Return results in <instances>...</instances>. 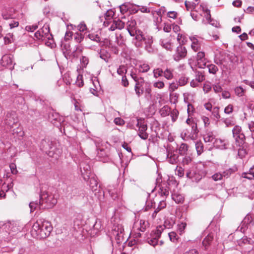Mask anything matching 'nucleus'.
Masks as SVG:
<instances>
[{"label":"nucleus","mask_w":254,"mask_h":254,"mask_svg":"<svg viewBox=\"0 0 254 254\" xmlns=\"http://www.w3.org/2000/svg\"><path fill=\"white\" fill-rule=\"evenodd\" d=\"M215 139L214 135L211 132L207 133L203 136V139L205 142H212L213 143Z\"/></svg>","instance_id":"nucleus-30"},{"label":"nucleus","mask_w":254,"mask_h":254,"mask_svg":"<svg viewBox=\"0 0 254 254\" xmlns=\"http://www.w3.org/2000/svg\"><path fill=\"white\" fill-rule=\"evenodd\" d=\"M40 147L49 156L54 157L56 153V146L53 141L48 139H44L41 142Z\"/></svg>","instance_id":"nucleus-3"},{"label":"nucleus","mask_w":254,"mask_h":254,"mask_svg":"<svg viewBox=\"0 0 254 254\" xmlns=\"http://www.w3.org/2000/svg\"><path fill=\"white\" fill-rule=\"evenodd\" d=\"M158 239L157 237L154 236L153 238L147 239L148 243L154 247L158 244Z\"/></svg>","instance_id":"nucleus-48"},{"label":"nucleus","mask_w":254,"mask_h":254,"mask_svg":"<svg viewBox=\"0 0 254 254\" xmlns=\"http://www.w3.org/2000/svg\"><path fill=\"white\" fill-rule=\"evenodd\" d=\"M87 180H89V186L93 192H94L95 195L97 193H100L99 195L104 194V192L101 190L100 186L98 187V182L97 181V177L94 175H89V178Z\"/></svg>","instance_id":"nucleus-9"},{"label":"nucleus","mask_w":254,"mask_h":254,"mask_svg":"<svg viewBox=\"0 0 254 254\" xmlns=\"http://www.w3.org/2000/svg\"><path fill=\"white\" fill-rule=\"evenodd\" d=\"M188 145L186 143H182L180 145V146L178 149L179 153L182 156H184L185 154H189L188 153Z\"/></svg>","instance_id":"nucleus-29"},{"label":"nucleus","mask_w":254,"mask_h":254,"mask_svg":"<svg viewBox=\"0 0 254 254\" xmlns=\"http://www.w3.org/2000/svg\"><path fill=\"white\" fill-rule=\"evenodd\" d=\"M236 94L239 96H242L244 94V89L241 87H237L235 88Z\"/></svg>","instance_id":"nucleus-60"},{"label":"nucleus","mask_w":254,"mask_h":254,"mask_svg":"<svg viewBox=\"0 0 254 254\" xmlns=\"http://www.w3.org/2000/svg\"><path fill=\"white\" fill-rule=\"evenodd\" d=\"M233 111V107L232 105L229 104L224 109L225 113L230 114L232 113Z\"/></svg>","instance_id":"nucleus-62"},{"label":"nucleus","mask_w":254,"mask_h":254,"mask_svg":"<svg viewBox=\"0 0 254 254\" xmlns=\"http://www.w3.org/2000/svg\"><path fill=\"white\" fill-rule=\"evenodd\" d=\"M135 39L133 41L136 47H139L142 45V42L145 40V37L141 31L138 30L136 34H134Z\"/></svg>","instance_id":"nucleus-14"},{"label":"nucleus","mask_w":254,"mask_h":254,"mask_svg":"<svg viewBox=\"0 0 254 254\" xmlns=\"http://www.w3.org/2000/svg\"><path fill=\"white\" fill-rule=\"evenodd\" d=\"M144 42L145 44L146 45V48H150L151 47V44L153 43L152 37L150 36H148L147 37H145V40H144Z\"/></svg>","instance_id":"nucleus-57"},{"label":"nucleus","mask_w":254,"mask_h":254,"mask_svg":"<svg viewBox=\"0 0 254 254\" xmlns=\"http://www.w3.org/2000/svg\"><path fill=\"white\" fill-rule=\"evenodd\" d=\"M84 39V35L81 33H76L74 35V39L77 43H80L83 41Z\"/></svg>","instance_id":"nucleus-47"},{"label":"nucleus","mask_w":254,"mask_h":254,"mask_svg":"<svg viewBox=\"0 0 254 254\" xmlns=\"http://www.w3.org/2000/svg\"><path fill=\"white\" fill-rule=\"evenodd\" d=\"M167 159L168 161L172 164H176L178 163L179 155L177 154V150L174 149L170 145L166 148Z\"/></svg>","instance_id":"nucleus-7"},{"label":"nucleus","mask_w":254,"mask_h":254,"mask_svg":"<svg viewBox=\"0 0 254 254\" xmlns=\"http://www.w3.org/2000/svg\"><path fill=\"white\" fill-rule=\"evenodd\" d=\"M172 198L177 203H183L184 200V196L182 194H177V193L172 194Z\"/></svg>","instance_id":"nucleus-32"},{"label":"nucleus","mask_w":254,"mask_h":254,"mask_svg":"<svg viewBox=\"0 0 254 254\" xmlns=\"http://www.w3.org/2000/svg\"><path fill=\"white\" fill-rule=\"evenodd\" d=\"M242 176L243 178L249 180H252L254 179V175L253 174H251L250 172H244L242 174Z\"/></svg>","instance_id":"nucleus-58"},{"label":"nucleus","mask_w":254,"mask_h":254,"mask_svg":"<svg viewBox=\"0 0 254 254\" xmlns=\"http://www.w3.org/2000/svg\"><path fill=\"white\" fill-rule=\"evenodd\" d=\"M237 170V167L236 166H233L232 168H230L224 171L222 173L223 178L227 179L229 178L231 175L235 173Z\"/></svg>","instance_id":"nucleus-25"},{"label":"nucleus","mask_w":254,"mask_h":254,"mask_svg":"<svg viewBox=\"0 0 254 254\" xmlns=\"http://www.w3.org/2000/svg\"><path fill=\"white\" fill-rule=\"evenodd\" d=\"M17 123L18 119L16 113L13 111L7 112L5 116L4 124L11 128L14 127L15 125L16 126Z\"/></svg>","instance_id":"nucleus-10"},{"label":"nucleus","mask_w":254,"mask_h":254,"mask_svg":"<svg viewBox=\"0 0 254 254\" xmlns=\"http://www.w3.org/2000/svg\"><path fill=\"white\" fill-rule=\"evenodd\" d=\"M114 24H115V28H117L119 29H122L124 28L125 26V23L122 21L118 19L117 20H114Z\"/></svg>","instance_id":"nucleus-50"},{"label":"nucleus","mask_w":254,"mask_h":254,"mask_svg":"<svg viewBox=\"0 0 254 254\" xmlns=\"http://www.w3.org/2000/svg\"><path fill=\"white\" fill-rule=\"evenodd\" d=\"M124 230V228L121 225H115L113 226L111 232V237H114L118 244H120L122 242Z\"/></svg>","instance_id":"nucleus-8"},{"label":"nucleus","mask_w":254,"mask_h":254,"mask_svg":"<svg viewBox=\"0 0 254 254\" xmlns=\"http://www.w3.org/2000/svg\"><path fill=\"white\" fill-rule=\"evenodd\" d=\"M214 233H210L204 239L202 242V245L205 250H208L209 249L211 243L214 239Z\"/></svg>","instance_id":"nucleus-18"},{"label":"nucleus","mask_w":254,"mask_h":254,"mask_svg":"<svg viewBox=\"0 0 254 254\" xmlns=\"http://www.w3.org/2000/svg\"><path fill=\"white\" fill-rule=\"evenodd\" d=\"M169 237L170 238V239L172 242H175L176 240H177V234L174 232H171L168 233Z\"/></svg>","instance_id":"nucleus-63"},{"label":"nucleus","mask_w":254,"mask_h":254,"mask_svg":"<svg viewBox=\"0 0 254 254\" xmlns=\"http://www.w3.org/2000/svg\"><path fill=\"white\" fill-rule=\"evenodd\" d=\"M196 60L197 64L200 68H203V66L206 65V63L205 62V53L203 52H199L197 54Z\"/></svg>","instance_id":"nucleus-21"},{"label":"nucleus","mask_w":254,"mask_h":254,"mask_svg":"<svg viewBox=\"0 0 254 254\" xmlns=\"http://www.w3.org/2000/svg\"><path fill=\"white\" fill-rule=\"evenodd\" d=\"M150 69L149 65L147 64H140L138 66V70L141 72H146Z\"/></svg>","instance_id":"nucleus-41"},{"label":"nucleus","mask_w":254,"mask_h":254,"mask_svg":"<svg viewBox=\"0 0 254 254\" xmlns=\"http://www.w3.org/2000/svg\"><path fill=\"white\" fill-rule=\"evenodd\" d=\"M253 217L252 214H248L242 221L243 226L248 227L253 222Z\"/></svg>","instance_id":"nucleus-27"},{"label":"nucleus","mask_w":254,"mask_h":254,"mask_svg":"<svg viewBox=\"0 0 254 254\" xmlns=\"http://www.w3.org/2000/svg\"><path fill=\"white\" fill-rule=\"evenodd\" d=\"M163 76L168 80L171 79L173 77V70L167 68L164 71H163Z\"/></svg>","instance_id":"nucleus-38"},{"label":"nucleus","mask_w":254,"mask_h":254,"mask_svg":"<svg viewBox=\"0 0 254 254\" xmlns=\"http://www.w3.org/2000/svg\"><path fill=\"white\" fill-rule=\"evenodd\" d=\"M137 7L138 8L139 10H140L143 13H149V12H150V9L147 8L145 6H139V5H137Z\"/></svg>","instance_id":"nucleus-61"},{"label":"nucleus","mask_w":254,"mask_h":254,"mask_svg":"<svg viewBox=\"0 0 254 254\" xmlns=\"http://www.w3.org/2000/svg\"><path fill=\"white\" fill-rule=\"evenodd\" d=\"M153 73L155 78H158L163 75V70L159 68L154 69Z\"/></svg>","instance_id":"nucleus-44"},{"label":"nucleus","mask_w":254,"mask_h":254,"mask_svg":"<svg viewBox=\"0 0 254 254\" xmlns=\"http://www.w3.org/2000/svg\"><path fill=\"white\" fill-rule=\"evenodd\" d=\"M127 30L131 36L133 37L136 34V21L134 19L128 20L127 22Z\"/></svg>","instance_id":"nucleus-16"},{"label":"nucleus","mask_w":254,"mask_h":254,"mask_svg":"<svg viewBox=\"0 0 254 254\" xmlns=\"http://www.w3.org/2000/svg\"><path fill=\"white\" fill-rule=\"evenodd\" d=\"M79 167L82 177L86 181L89 178V175H91L90 165L85 162H81L79 164Z\"/></svg>","instance_id":"nucleus-12"},{"label":"nucleus","mask_w":254,"mask_h":254,"mask_svg":"<svg viewBox=\"0 0 254 254\" xmlns=\"http://www.w3.org/2000/svg\"><path fill=\"white\" fill-rule=\"evenodd\" d=\"M171 112L170 108L168 106H164L160 110V114L162 117H165L168 116Z\"/></svg>","instance_id":"nucleus-33"},{"label":"nucleus","mask_w":254,"mask_h":254,"mask_svg":"<svg viewBox=\"0 0 254 254\" xmlns=\"http://www.w3.org/2000/svg\"><path fill=\"white\" fill-rule=\"evenodd\" d=\"M143 84L144 80L142 78H140V81H137L136 83H135L134 90L138 97H140L143 93L144 90L142 87Z\"/></svg>","instance_id":"nucleus-20"},{"label":"nucleus","mask_w":254,"mask_h":254,"mask_svg":"<svg viewBox=\"0 0 254 254\" xmlns=\"http://www.w3.org/2000/svg\"><path fill=\"white\" fill-rule=\"evenodd\" d=\"M211 177H212V179L214 181H220V180H221L223 179L222 174V173H221L220 172L216 173L214 174V175H213Z\"/></svg>","instance_id":"nucleus-56"},{"label":"nucleus","mask_w":254,"mask_h":254,"mask_svg":"<svg viewBox=\"0 0 254 254\" xmlns=\"http://www.w3.org/2000/svg\"><path fill=\"white\" fill-rule=\"evenodd\" d=\"M100 57L104 60L105 62H108L109 58V56L106 51H103L100 53Z\"/></svg>","instance_id":"nucleus-53"},{"label":"nucleus","mask_w":254,"mask_h":254,"mask_svg":"<svg viewBox=\"0 0 254 254\" xmlns=\"http://www.w3.org/2000/svg\"><path fill=\"white\" fill-rule=\"evenodd\" d=\"M1 64L3 66H5L12 70L14 68L13 56L10 55H3L1 60Z\"/></svg>","instance_id":"nucleus-13"},{"label":"nucleus","mask_w":254,"mask_h":254,"mask_svg":"<svg viewBox=\"0 0 254 254\" xmlns=\"http://www.w3.org/2000/svg\"><path fill=\"white\" fill-rule=\"evenodd\" d=\"M147 225L148 223L147 222L144 220H141L140 221V228H139V230L141 232H144Z\"/></svg>","instance_id":"nucleus-52"},{"label":"nucleus","mask_w":254,"mask_h":254,"mask_svg":"<svg viewBox=\"0 0 254 254\" xmlns=\"http://www.w3.org/2000/svg\"><path fill=\"white\" fill-rule=\"evenodd\" d=\"M136 127L138 128V136L143 140L146 139L148 137V134L146 132L147 126L144 123V120L141 118L138 119Z\"/></svg>","instance_id":"nucleus-6"},{"label":"nucleus","mask_w":254,"mask_h":254,"mask_svg":"<svg viewBox=\"0 0 254 254\" xmlns=\"http://www.w3.org/2000/svg\"><path fill=\"white\" fill-rule=\"evenodd\" d=\"M186 38L181 34H178L177 36V41L180 45H184L186 42Z\"/></svg>","instance_id":"nucleus-51"},{"label":"nucleus","mask_w":254,"mask_h":254,"mask_svg":"<svg viewBox=\"0 0 254 254\" xmlns=\"http://www.w3.org/2000/svg\"><path fill=\"white\" fill-rule=\"evenodd\" d=\"M131 4L130 3H125L120 6V11L122 14H124L127 11H131Z\"/></svg>","instance_id":"nucleus-28"},{"label":"nucleus","mask_w":254,"mask_h":254,"mask_svg":"<svg viewBox=\"0 0 254 254\" xmlns=\"http://www.w3.org/2000/svg\"><path fill=\"white\" fill-rule=\"evenodd\" d=\"M189 128H187L186 132H185L186 136L188 135L191 138H194L196 137L198 132L196 123L192 124V125L189 127Z\"/></svg>","instance_id":"nucleus-15"},{"label":"nucleus","mask_w":254,"mask_h":254,"mask_svg":"<svg viewBox=\"0 0 254 254\" xmlns=\"http://www.w3.org/2000/svg\"><path fill=\"white\" fill-rule=\"evenodd\" d=\"M53 118L51 116V114L49 115V119L51 121V122L55 126H58L59 125H61V119L59 117V115L57 113H52V114Z\"/></svg>","instance_id":"nucleus-24"},{"label":"nucleus","mask_w":254,"mask_h":254,"mask_svg":"<svg viewBox=\"0 0 254 254\" xmlns=\"http://www.w3.org/2000/svg\"><path fill=\"white\" fill-rule=\"evenodd\" d=\"M159 44L164 49L172 51L173 46L170 40L167 39L161 38L159 40Z\"/></svg>","instance_id":"nucleus-22"},{"label":"nucleus","mask_w":254,"mask_h":254,"mask_svg":"<svg viewBox=\"0 0 254 254\" xmlns=\"http://www.w3.org/2000/svg\"><path fill=\"white\" fill-rule=\"evenodd\" d=\"M159 193L161 195V196L164 199L167 196H168L169 194V188L167 186L165 187H161L160 188V190L159 191Z\"/></svg>","instance_id":"nucleus-35"},{"label":"nucleus","mask_w":254,"mask_h":254,"mask_svg":"<svg viewBox=\"0 0 254 254\" xmlns=\"http://www.w3.org/2000/svg\"><path fill=\"white\" fill-rule=\"evenodd\" d=\"M240 148L238 149V155L240 156L241 158L245 156V154L247 153L246 149L245 147H246V143L242 146H239Z\"/></svg>","instance_id":"nucleus-43"},{"label":"nucleus","mask_w":254,"mask_h":254,"mask_svg":"<svg viewBox=\"0 0 254 254\" xmlns=\"http://www.w3.org/2000/svg\"><path fill=\"white\" fill-rule=\"evenodd\" d=\"M170 115L173 122H175L178 118L179 112L176 109H174L170 112Z\"/></svg>","instance_id":"nucleus-49"},{"label":"nucleus","mask_w":254,"mask_h":254,"mask_svg":"<svg viewBox=\"0 0 254 254\" xmlns=\"http://www.w3.org/2000/svg\"><path fill=\"white\" fill-rule=\"evenodd\" d=\"M80 63L82 67H86L89 63L88 58L85 56H82Z\"/></svg>","instance_id":"nucleus-54"},{"label":"nucleus","mask_w":254,"mask_h":254,"mask_svg":"<svg viewBox=\"0 0 254 254\" xmlns=\"http://www.w3.org/2000/svg\"><path fill=\"white\" fill-rule=\"evenodd\" d=\"M208 69V71L210 73L215 74L218 71V67L214 64H209L207 65Z\"/></svg>","instance_id":"nucleus-39"},{"label":"nucleus","mask_w":254,"mask_h":254,"mask_svg":"<svg viewBox=\"0 0 254 254\" xmlns=\"http://www.w3.org/2000/svg\"><path fill=\"white\" fill-rule=\"evenodd\" d=\"M166 226L165 225L163 226H158L156 227V229L154 232V236L157 237L158 238H159L161 236V233L163 232L164 228Z\"/></svg>","instance_id":"nucleus-42"},{"label":"nucleus","mask_w":254,"mask_h":254,"mask_svg":"<svg viewBox=\"0 0 254 254\" xmlns=\"http://www.w3.org/2000/svg\"><path fill=\"white\" fill-rule=\"evenodd\" d=\"M187 54V50L183 45H179L175 50L173 56V59L176 62L180 61L181 59L185 58Z\"/></svg>","instance_id":"nucleus-11"},{"label":"nucleus","mask_w":254,"mask_h":254,"mask_svg":"<svg viewBox=\"0 0 254 254\" xmlns=\"http://www.w3.org/2000/svg\"><path fill=\"white\" fill-rule=\"evenodd\" d=\"M195 145L197 154L200 155L203 152V144L201 141H196Z\"/></svg>","instance_id":"nucleus-37"},{"label":"nucleus","mask_w":254,"mask_h":254,"mask_svg":"<svg viewBox=\"0 0 254 254\" xmlns=\"http://www.w3.org/2000/svg\"><path fill=\"white\" fill-rule=\"evenodd\" d=\"M35 37L42 41L48 39L50 40L53 39V35L50 32V26L49 24H45L42 28L35 33Z\"/></svg>","instance_id":"nucleus-4"},{"label":"nucleus","mask_w":254,"mask_h":254,"mask_svg":"<svg viewBox=\"0 0 254 254\" xmlns=\"http://www.w3.org/2000/svg\"><path fill=\"white\" fill-rule=\"evenodd\" d=\"M195 79L200 83L205 79L204 76L200 71H197L195 72Z\"/></svg>","instance_id":"nucleus-45"},{"label":"nucleus","mask_w":254,"mask_h":254,"mask_svg":"<svg viewBox=\"0 0 254 254\" xmlns=\"http://www.w3.org/2000/svg\"><path fill=\"white\" fill-rule=\"evenodd\" d=\"M214 146L220 149H226L228 148L229 142L227 140L216 138L213 142Z\"/></svg>","instance_id":"nucleus-17"},{"label":"nucleus","mask_w":254,"mask_h":254,"mask_svg":"<svg viewBox=\"0 0 254 254\" xmlns=\"http://www.w3.org/2000/svg\"><path fill=\"white\" fill-rule=\"evenodd\" d=\"M188 82V78L185 76H181L178 81V83L180 86H184Z\"/></svg>","instance_id":"nucleus-59"},{"label":"nucleus","mask_w":254,"mask_h":254,"mask_svg":"<svg viewBox=\"0 0 254 254\" xmlns=\"http://www.w3.org/2000/svg\"><path fill=\"white\" fill-rule=\"evenodd\" d=\"M212 115L216 118L217 119H219L220 118V116L219 112V108L217 107H215L213 108L212 111Z\"/></svg>","instance_id":"nucleus-55"},{"label":"nucleus","mask_w":254,"mask_h":254,"mask_svg":"<svg viewBox=\"0 0 254 254\" xmlns=\"http://www.w3.org/2000/svg\"><path fill=\"white\" fill-rule=\"evenodd\" d=\"M62 48L63 54L64 55V56L67 58L66 55H69L71 52L69 44L68 43H63L62 45Z\"/></svg>","instance_id":"nucleus-34"},{"label":"nucleus","mask_w":254,"mask_h":254,"mask_svg":"<svg viewBox=\"0 0 254 254\" xmlns=\"http://www.w3.org/2000/svg\"><path fill=\"white\" fill-rule=\"evenodd\" d=\"M57 203V200L52 194L47 191H41L39 201H32L29 203L30 212H33L38 208L40 209L52 208Z\"/></svg>","instance_id":"nucleus-1"},{"label":"nucleus","mask_w":254,"mask_h":254,"mask_svg":"<svg viewBox=\"0 0 254 254\" xmlns=\"http://www.w3.org/2000/svg\"><path fill=\"white\" fill-rule=\"evenodd\" d=\"M13 11L12 9L5 8L2 10L1 16L3 18L6 20L13 18Z\"/></svg>","instance_id":"nucleus-26"},{"label":"nucleus","mask_w":254,"mask_h":254,"mask_svg":"<svg viewBox=\"0 0 254 254\" xmlns=\"http://www.w3.org/2000/svg\"><path fill=\"white\" fill-rule=\"evenodd\" d=\"M2 229L8 235H10L12 232H16L17 231V227L14 226L13 223L10 222L5 223L2 226Z\"/></svg>","instance_id":"nucleus-19"},{"label":"nucleus","mask_w":254,"mask_h":254,"mask_svg":"<svg viewBox=\"0 0 254 254\" xmlns=\"http://www.w3.org/2000/svg\"><path fill=\"white\" fill-rule=\"evenodd\" d=\"M223 122L226 125V127H228L232 125H233L234 124L233 123V121L231 119H223Z\"/></svg>","instance_id":"nucleus-64"},{"label":"nucleus","mask_w":254,"mask_h":254,"mask_svg":"<svg viewBox=\"0 0 254 254\" xmlns=\"http://www.w3.org/2000/svg\"><path fill=\"white\" fill-rule=\"evenodd\" d=\"M190 40L192 41V44L191 45V48L195 52L198 51L200 48V45L198 43V40L194 37L191 38Z\"/></svg>","instance_id":"nucleus-36"},{"label":"nucleus","mask_w":254,"mask_h":254,"mask_svg":"<svg viewBox=\"0 0 254 254\" xmlns=\"http://www.w3.org/2000/svg\"><path fill=\"white\" fill-rule=\"evenodd\" d=\"M88 38L92 41H95L97 43L101 42V39L99 35L97 34L91 33L89 34L88 35Z\"/></svg>","instance_id":"nucleus-40"},{"label":"nucleus","mask_w":254,"mask_h":254,"mask_svg":"<svg viewBox=\"0 0 254 254\" xmlns=\"http://www.w3.org/2000/svg\"><path fill=\"white\" fill-rule=\"evenodd\" d=\"M13 183L12 182L10 183V184H6L5 183L3 184V185L1 186V191H3V192H7L8 190H9L11 188L13 187Z\"/></svg>","instance_id":"nucleus-46"},{"label":"nucleus","mask_w":254,"mask_h":254,"mask_svg":"<svg viewBox=\"0 0 254 254\" xmlns=\"http://www.w3.org/2000/svg\"><path fill=\"white\" fill-rule=\"evenodd\" d=\"M52 229L53 227L49 222L37 221L33 225L31 234L33 237L36 239H45L50 235Z\"/></svg>","instance_id":"nucleus-2"},{"label":"nucleus","mask_w":254,"mask_h":254,"mask_svg":"<svg viewBox=\"0 0 254 254\" xmlns=\"http://www.w3.org/2000/svg\"><path fill=\"white\" fill-rule=\"evenodd\" d=\"M107 190L111 198L115 200L118 197L117 189L114 186H108Z\"/></svg>","instance_id":"nucleus-23"},{"label":"nucleus","mask_w":254,"mask_h":254,"mask_svg":"<svg viewBox=\"0 0 254 254\" xmlns=\"http://www.w3.org/2000/svg\"><path fill=\"white\" fill-rule=\"evenodd\" d=\"M184 157L182 159V164L183 166L189 165L192 161V158L191 155L187 154L184 155Z\"/></svg>","instance_id":"nucleus-31"},{"label":"nucleus","mask_w":254,"mask_h":254,"mask_svg":"<svg viewBox=\"0 0 254 254\" xmlns=\"http://www.w3.org/2000/svg\"><path fill=\"white\" fill-rule=\"evenodd\" d=\"M233 136L238 146H242L246 143V137L242 132L241 127L235 126L232 129Z\"/></svg>","instance_id":"nucleus-5"}]
</instances>
